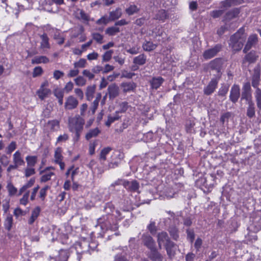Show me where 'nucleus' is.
Returning a JSON list of instances; mask_svg holds the SVG:
<instances>
[{
  "instance_id": "obj_1",
  "label": "nucleus",
  "mask_w": 261,
  "mask_h": 261,
  "mask_svg": "<svg viewBox=\"0 0 261 261\" xmlns=\"http://www.w3.org/2000/svg\"><path fill=\"white\" fill-rule=\"evenodd\" d=\"M244 33L245 29L242 27L231 36L229 41V46L233 50L238 51L242 48L245 40Z\"/></svg>"
},
{
  "instance_id": "obj_2",
  "label": "nucleus",
  "mask_w": 261,
  "mask_h": 261,
  "mask_svg": "<svg viewBox=\"0 0 261 261\" xmlns=\"http://www.w3.org/2000/svg\"><path fill=\"white\" fill-rule=\"evenodd\" d=\"M97 246L96 243L91 242L88 243L86 241L83 242H77L74 244L73 249L75 250L77 255V260L80 261L82 254L87 252L90 253V250L94 251Z\"/></svg>"
},
{
  "instance_id": "obj_3",
  "label": "nucleus",
  "mask_w": 261,
  "mask_h": 261,
  "mask_svg": "<svg viewBox=\"0 0 261 261\" xmlns=\"http://www.w3.org/2000/svg\"><path fill=\"white\" fill-rule=\"evenodd\" d=\"M85 123L84 120L79 115L69 119V128L71 132L82 131Z\"/></svg>"
},
{
  "instance_id": "obj_4",
  "label": "nucleus",
  "mask_w": 261,
  "mask_h": 261,
  "mask_svg": "<svg viewBox=\"0 0 261 261\" xmlns=\"http://www.w3.org/2000/svg\"><path fill=\"white\" fill-rule=\"evenodd\" d=\"M221 77V73H219L212 78L206 87L203 89V93L206 95L212 94L217 88L219 81Z\"/></svg>"
},
{
  "instance_id": "obj_5",
  "label": "nucleus",
  "mask_w": 261,
  "mask_h": 261,
  "mask_svg": "<svg viewBox=\"0 0 261 261\" xmlns=\"http://www.w3.org/2000/svg\"><path fill=\"white\" fill-rule=\"evenodd\" d=\"M252 92L251 85L249 82L244 83L242 87V92L241 94V99H245L248 102L252 101Z\"/></svg>"
},
{
  "instance_id": "obj_6",
  "label": "nucleus",
  "mask_w": 261,
  "mask_h": 261,
  "mask_svg": "<svg viewBox=\"0 0 261 261\" xmlns=\"http://www.w3.org/2000/svg\"><path fill=\"white\" fill-rule=\"evenodd\" d=\"M221 49L222 45L221 44H216L213 47L205 50L203 53V57L205 60L210 59L216 56Z\"/></svg>"
},
{
  "instance_id": "obj_7",
  "label": "nucleus",
  "mask_w": 261,
  "mask_h": 261,
  "mask_svg": "<svg viewBox=\"0 0 261 261\" xmlns=\"http://www.w3.org/2000/svg\"><path fill=\"white\" fill-rule=\"evenodd\" d=\"M260 67L259 65H257L253 69V74L252 76L251 79V85L252 86L257 89H260L258 87L259 81H260Z\"/></svg>"
},
{
  "instance_id": "obj_8",
  "label": "nucleus",
  "mask_w": 261,
  "mask_h": 261,
  "mask_svg": "<svg viewBox=\"0 0 261 261\" xmlns=\"http://www.w3.org/2000/svg\"><path fill=\"white\" fill-rule=\"evenodd\" d=\"M142 240L143 244L149 250L153 249L156 247L155 242L153 239L149 234L147 233H144L142 236Z\"/></svg>"
},
{
  "instance_id": "obj_9",
  "label": "nucleus",
  "mask_w": 261,
  "mask_h": 261,
  "mask_svg": "<svg viewBox=\"0 0 261 261\" xmlns=\"http://www.w3.org/2000/svg\"><path fill=\"white\" fill-rule=\"evenodd\" d=\"M258 57L255 51L251 50L245 56L242 60V64H245L246 63L250 64L254 63L257 60Z\"/></svg>"
},
{
  "instance_id": "obj_10",
  "label": "nucleus",
  "mask_w": 261,
  "mask_h": 261,
  "mask_svg": "<svg viewBox=\"0 0 261 261\" xmlns=\"http://www.w3.org/2000/svg\"><path fill=\"white\" fill-rule=\"evenodd\" d=\"M240 96V89L238 85H233L230 90L229 98L234 103H236Z\"/></svg>"
},
{
  "instance_id": "obj_11",
  "label": "nucleus",
  "mask_w": 261,
  "mask_h": 261,
  "mask_svg": "<svg viewBox=\"0 0 261 261\" xmlns=\"http://www.w3.org/2000/svg\"><path fill=\"white\" fill-rule=\"evenodd\" d=\"M78 105L77 99L73 96H69L66 98L64 107L66 110H72L75 109Z\"/></svg>"
},
{
  "instance_id": "obj_12",
  "label": "nucleus",
  "mask_w": 261,
  "mask_h": 261,
  "mask_svg": "<svg viewBox=\"0 0 261 261\" xmlns=\"http://www.w3.org/2000/svg\"><path fill=\"white\" fill-rule=\"evenodd\" d=\"M258 42L257 36L256 34L251 35L248 38L247 42L243 49V52L247 53L253 46L255 45Z\"/></svg>"
},
{
  "instance_id": "obj_13",
  "label": "nucleus",
  "mask_w": 261,
  "mask_h": 261,
  "mask_svg": "<svg viewBox=\"0 0 261 261\" xmlns=\"http://www.w3.org/2000/svg\"><path fill=\"white\" fill-rule=\"evenodd\" d=\"M157 241L158 243L159 247L160 249L162 248V244H169V242H172L168 235V233L165 231H162L158 234Z\"/></svg>"
},
{
  "instance_id": "obj_14",
  "label": "nucleus",
  "mask_w": 261,
  "mask_h": 261,
  "mask_svg": "<svg viewBox=\"0 0 261 261\" xmlns=\"http://www.w3.org/2000/svg\"><path fill=\"white\" fill-rule=\"evenodd\" d=\"M223 64L222 60L220 58H216L211 61L209 64V67L212 70H215L217 72V74L221 73L220 72L221 66Z\"/></svg>"
},
{
  "instance_id": "obj_15",
  "label": "nucleus",
  "mask_w": 261,
  "mask_h": 261,
  "mask_svg": "<svg viewBox=\"0 0 261 261\" xmlns=\"http://www.w3.org/2000/svg\"><path fill=\"white\" fill-rule=\"evenodd\" d=\"M148 256L152 261H163V256L158 251L156 247L150 250Z\"/></svg>"
},
{
  "instance_id": "obj_16",
  "label": "nucleus",
  "mask_w": 261,
  "mask_h": 261,
  "mask_svg": "<svg viewBox=\"0 0 261 261\" xmlns=\"http://www.w3.org/2000/svg\"><path fill=\"white\" fill-rule=\"evenodd\" d=\"M112 217V216H109L108 220L103 222L102 227H105L107 230H111L115 231L117 230L118 226L116 223L114 222L112 223L111 220L113 219Z\"/></svg>"
},
{
  "instance_id": "obj_17",
  "label": "nucleus",
  "mask_w": 261,
  "mask_h": 261,
  "mask_svg": "<svg viewBox=\"0 0 261 261\" xmlns=\"http://www.w3.org/2000/svg\"><path fill=\"white\" fill-rule=\"evenodd\" d=\"M119 87L115 84L110 85L108 88V92L110 99H114L119 95Z\"/></svg>"
},
{
  "instance_id": "obj_18",
  "label": "nucleus",
  "mask_w": 261,
  "mask_h": 261,
  "mask_svg": "<svg viewBox=\"0 0 261 261\" xmlns=\"http://www.w3.org/2000/svg\"><path fill=\"white\" fill-rule=\"evenodd\" d=\"M164 82V79L161 77H154L149 82L151 87L153 89L156 90Z\"/></svg>"
},
{
  "instance_id": "obj_19",
  "label": "nucleus",
  "mask_w": 261,
  "mask_h": 261,
  "mask_svg": "<svg viewBox=\"0 0 261 261\" xmlns=\"http://www.w3.org/2000/svg\"><path fill=\"white\" fill-rule=\"evenodd\" d=\"M167 254L169 258H173L175 255V250L173 248L175 246V244L172 242H169V244H164Z\"/></svg>"
},
{
  "instance_id": "obj_20",
  "label": "nucleus",
  "mask_w": 261,
  "mask_h": 261,
  "mask_svg": "<svg viewBox=\"0 0 261 261\" xmlns=\"http://www.w3.org/2000/svg\"><path fill=\"white\" fill-rule=\"evenodd\" d=\"M96 85H93L88 86L86 90V96L88 101H91L93 98V95L96 90Z\"/></svg>"
},
{
  "instance_id": "obj_21",
  "label": "nucleus",
  "mask_w": 261,
  "mask_h": 261,
  "mask_svg": "<svg viewBox=\"0 0 261 261\" xmlns=\"http://www.w3.org/2000/svg\"><path fill=\"white\" fill-rule=\"evenodd\" d=\"M13 158L14 163L18 167L24 164V162L21 156V153L18 151L13 154Z\"/></svg>"
},
{
  "instance_id": "obj_22",
  "label": "nucleus",
  "mask_w": 261,
  "mask_h": 261,
  "mask_svg": "<svg viewBox=\"0 0 261 261\" xmlns=\"http://www.w3.org/2000/svg\"><path fill=\"white\" fill-rule=\"evenodd\" d=\"M146 62V56L144 54H140L133 59V63L138 65H143Z\"/></svg>"
},
{
  "instance_id": "obj_23",
  "label": "nucleus",
  "mask_w": 261,
  "mask_h": 261,
  "mask_svg": "<svg viewBox=\"0 0 261 261\" xmlns=\"http://www.w3.org/2000/svg\"><path fill=\"white\" fill-rule=\"evenodd\" d=\"M255 107L254 103L253 101H250L248 102V107L247 108V116L250 118H252L255 116Z\"/></svg>"
},
{
  "instance_id": "obj_24",
  "label": "nucleus",
  "mask_w": 261,
  "mask_h": 261,
  "mask_svg": "<svg viewBox=\"0 0 261 261\" xmlns=\"http://www.w3.org/2000/svg\"><path fill=\"white\" fill-rule=\"evenodd\" d=\"M121 87L124 92L133 91L136 87V85L134 82H126L121 84Z\"/></svg>"
},
{
  "instance_id": "obj_25",
  "label": "nucleus",
  "mask_w": 261,
  "mask_h": 261,
  "mask_svg": "<svg viewBox=\"0 0 261 261\" xmlns=\"http://www.w3.org/2000/svg\"><path fill=\"white\" fill-rule=\"evenodd\" d=\"M119 114V111H116L113 116L109 115L108 117V120L105 123L106 125L109 127L113 122L119 120L121 117Z\"/></svg>"
},
{
  "instance_id": "obj_26",
  "label": "nucleus",
  "mask_w": 261,
  "mask_h": 261,
  "mask_svg": "<svg viewBox=\"0 0 261 261\" xmlns=\"http://www.w3.org/2000/svg\"><path fill=\"white\" fill-rule=\"evenodd\" d=\"M33 64H37L40 63H47L49 62V59L46 56H36L32 60Z\"/></svg>"
},
{
  "instance_id": "obj_27",
  "label": "nucleus",
  "mask_w": 261,
  "mask_h": 261,
  "mask_svg": "<svg viewBox=\"0 0 261 261\" xmlns=\"http://www.w3.org/2000/svg\"><path fill=\"white\" fill-rule=\"evenodd\" d=\"M41 42L40 43V47L41 48H49L50 45L48 42L49 38L46 34L44 33L40 36Z\"/></svg>"
},
{
  "instance_id": "obj_28",
  "label": "nucleus",
  "mask_w": 261,
  "mask_h": 261,
  "mask_svg": "<svg viewBox=\"0 0 261 261\" xmlns=\"http://www.w3.org/2000/svg\"><path fill=\"white\" fill-rule=\"evenodd\" d=\"M13 220L12 215L10 214H8L4 222L5 228L8 231H10L11 229L13 224Z\"/></svg>"
},
{
  "instance_id": "obj_29",
  "label": "nucleus",
  "mask_w": 261,
  "mask_h": 261,
  "mask_svg": "<svg viewBox=\"0 0 261 261\" xmlns=\"http://www.w3.org/2000/svg\"><path fill=\"white\" fill-rule=\"evenodd\" d=\"M157 45L153 44L152 42L145 41L142 44L143 49L147 51H152L156 48Z\"/></svg>"
},
{
  "instance_id": "obj_30",
  "label": "nucleus",
  "mask_w": 261,
  "mask_h": 261,
  "mask_svg": "<svg viewBox=\"0 0 261 261\" xmlns=\"http://www.w3.org/2000/svg\"><path fill=\"white\" fill-rule=\"evenodd\" d=\"M40 212V209L39 207L35 208L32 212V215L28 221L29 224L32 225L37 219Z\"/></svg>"
},
{
  "instance_id": "obj_31",
  "label": "nucleus",
  "mask_w": 261,
  "mask_h": 261,
  "mask_svg": "<svg viewBox=\"0 0 261 261\" xmlns=\"http://www.w3.org/2000/svg\"><path fill=\"white\" fill-rule=\"evenodd\" d=\"M225 22V25L222 26L217 31L218 34L219 35H222L225 31V30H229L230 29L229 21L230 17H226L225 19L224 20Z\"/></svg>"
},
{
  "instance_id": "obj_32",
  "label": "nucleus",
  "mask_w": 261,
  "mask_h": 261,
  "mask_svg": "<svg viewBox=\"0 0 261 261\" xmlns=\"http://www.w3.org/2000/svg\"><path fill=\"white\" fill-rule=\"evenodd\" d=\"M50 93L51 91L49 89L45 88H40L38 91V96L42 100L46 97Z\"/></svg>"
},
{
  "instance_id": "obj_33",
  "label": "nucleus",
  "mask_w": 261,
  "mask_h": 261,
  "mask_svg": "<svg viewBox=\"0 0 261 261\" xmlns=\"http://www.w3.org/2000/svg\"><path fill=\"white\" fill-rule=\"evenodd\" d=\"M168 231L172 239L177 241L179 238V231L178 228L175 226H172L169 228Z\"/></svg>"
},
{
  "instance_id": "obj_34",
  "label": "nucleus",
  "mask_w": 261,
  "mask_h": 261,
  "mask_svg": "<svg viewBox=\"0 0 261 261\" xmlns=\"http://www.w3.org/2000/svg\"><path fill=\"white\" fill-rule=\"evenodd\" d=\"M100 133V130L98 128L91 129L86 135V139L87 140H90L92 138L96 137Z\"/></svg>"
},
{
  "instance_id": "obj_35",
  "label": "nucleus",
  "mask_w": 261,
  "mask_h": 261,
  "mask_svg": "<svg viewBox=\"0 0 261 261\" xmlns=\"http://www.w3.org/2000/svg\"><path fill=\"white\" fill-rule=\"evenodd\" d=\"M254 94L257 107L259 110H261V89L255 90Z\"/></svg>"
},
{
  "instance_id": "obj_36",
  "label": "nucleus",
  "mask_w": 261,
  "mask_h": 261,
  "mask_svg": "<svg viewBox=\"0 0 261 261\" xmlns=\"http://www.w3.org/2000/svg\"><path fill=\"white\" fill-rule=\"evenodd\" d=\"M120 32L119 28L116 25L108 28L106 30V33L109 36H114Z\"/></svg>"
},
{
  "instance_id": "obj_37",
  "label": "nucleus",
  "mask_w": 261,
  "mask_h": 261,
  "mask_svg": "<svg viewBox=\"0 0 261 261\" xmlns=\"http://www.w3.org/2000/svg\"><path fill=\"white\" fill-rule=\"evenodd\" d=\"M28 166L33 167L37 162V157L36 156H27L26 157Z\"/></svg>"
},
{
  "instance_id": "obj_38",
  "label": "nucleus",
  "mask_w": 261,
  "mask_h": 261,
  "mask_svg": "<svg viewBox=\"0 0 261 261\" xmlns=\"http://www.w3.org/2000/svg\"><path fill=\"white\" fill-rule=\"evenodd\" d=\"M62 149L61 147H58L55 152V163L61 161L63 160V156L62 155Z\"/></svg>"
},
{
  "instance_id": "obj_39",
  "label": "nucleus",
  "mask_w": 261,
  "mask_h": 261,
  "mask_svg": "<svg viewBox=\"0 0 261 261\" xmlns=\"http://www.w3.org/2000/svg\"><path fill=\"white\" fill-rule=\"evenodd\" d=\"M74 81L77 86H84L87 83V80L82 76H77Z\"/></svg>"
},
{
  "instance_id": "obj_40",
  "label": "nucleus",
  "mask_w": 261,
  "mask_h": 261,
  "mask_svg": "<svg viewBox=\"0 0 261 261\" xmlns=\"http://www.w3.org/2000/svg\"><path fill=\"white\" fill-rule=\"evenodd\" d=\"M229 86L227 85H222L218 91V95L221 96H225L228 92Z\"/></svg>"
},
{
  "instance_id": "obj_41",
  "label": "nucleus",
  "mask_w": 261,
  "mask_h": 261,
  "mask_svg": "<svg viewBox=\"0 0 261 261\" xmlns=\"http://www.w3.org/2000/svg\"><path fill=\"white\" fill-rule=\"evenodd\" d=\"M139 9L135 5H130L128 8H126L125 11L128 15H132L138 11Z\"/></svg>"
},
{
  "instance_id": "obj_42",
  "label": "nucleus",
  "mask_w": 261,
  "mask_h": 261,
  "mask_svg": "<svg viewBox=\"0 0 261 261\" xmlns=\"http://www.w3.org/2000/svg\"><path fill=\"white\" fill-rule=\"evenodd\" d=\"M93 39H94L97 43L102 44L103 43V37L102 35L98 33H93L92 34Z\"/></svg>"
},
{
  "instance_id": "obj_43",
  "label": "nucleus",
  "mask_w": 261,
  "mask_h": 261,
  "mask_svg": "<svg viewBox=\"0 0 261 261\" xmlns=\"http://www.w3.org/2000/svg\"><path fill=\"white\" fill-rule=\"evenodd\" d=\"M112 148L110 147L104 148L101 150L100 154V159L103 161H106V155L110 152Z\"/></svg>"
},
{
  "instance_id": "obj_44",
  "label": "nucleus",
  "mask_w": 261,
  "mask_h": 261,
  "mask_svg": "<svg viewBox=\"0 0 261 261\" xmlns=\"http://www.w3.org/2000/svg\"><path fill=\"white\" fill-rule=\"evenodd\" d=\"M7 188L9 192V194L10 196L15 195L17 191V188H15L11 182L8 184Z\"/></svg>"
},
{
  "instance_id": "obj_45",
  "label": "nucleus",
  "mask_w": 261,
  "mask_h": 261,
  "mask_svg": "<svg viewBox=\"0 0 261 261\" xmlns=\"http://www.w3.org/2000/svg\"><path fill=\"white\" fill-rule=\"evenodd\" d=\"M187 239L192 243L195 239V233L193 229L188 228L186 230Z\"/></svg>"
},
{
  "instance_id": "obj_46",
  "label": "nucleus",
  "mask_w": 261,
  "mask_h": 261,
  "mask_svg": "<svg viewBox=\"0 0 261 261\" xmlns=\"http://www.w3.org/2000/svg\"><path fill=\"white\" fill-rule=\"evenodd\" d=\"M43 73V69L40 66H37L34 68L33 76L34 77L40 76Z\"/></svg>"
},
{
  "instance_id": "obj_47",
  "label": "nucleus",
  "mask_w": 261,
  "mask_h": 261,
  "mask_svg": "<svg viewBox=\"0 0 261 261\" xmlns=\"http://www.w3.org/2000/svg\"><path fill=\"white\" fill-rule=\"evenodd\" d=\"M83 75L88 77L89 80H92L95 77V75L92 71H90L89 70L85 69L82 71Z\"/></svg>"
},
{
  "instance_id": "obj_48",
  "label": "nucleus",
  "mask_w": 261,
  "mask_h": 261,
  "mask_svg": "<svg viewBox=\"0 0 261 261\" xmlns=\"http://www.w3.org/2000/svg\"><path fill=\"white\" fill-rule=\"evenodd\" d=\"M86 60L85 59H81L78 62L74 63L75 68H84L86 66Z\"/></svg>"
},
{
  "instance_id": "obj_49",
  "label": "nucleus",
  "mask_w": 261,
  "mask_h": 261,
  "mask_svg": "<svg viewBox=\"0 0 261 261\" xmlns=\"http://www.w3.org/2000/svg\"><path fill=\"white\" fill-rule=\"evenodd\" d=\"M147 229L152 234H155L157 230L155 223L154 222H151L147 226Z\"/></svg>"
},
{
  "instance_id": "obj_50",
  "label": "nucleus",
  "mask_w": 261,
  "mask_h": 261,
  "mask_svg": "<svg viewBox=\"0 0 261 261\" xmlns=\"http://www.w3.org/2000/svg\"><path fill=\"white\" fill-rule=\"evenodd\" d=\"M54 172H50L47 174L43 175L40 178L41 182H45L48 181L50 179L51 177L54 175Z\"/></svg>"
},
{
  "instance_id": "obj_51",
  "label": "nucleus",
  "mask_w": 261,
  "mask_h": 261,
  "mask_svg": "<svg viewBox=\"0 0 261 261\" xmlns=\"http://www.w3.org/2000/svg\"><path fill=\"white\" fill-rule=\"evenodd\" d=\"M59 121L57 120H53L49 121L48 122V125L50 126L51 130H55L56 129V127H59Z\"/></svg>"
},
{
  "instance_id": "obj_52",
  "label": "nucleus",
  "mask_w": 261,
  "mask_h": 261,
  "mask_svg": "<svg viewBox=\"0 0 261 261\" xmlns=\"http://www.w3.org/2000/svg\"><path fill=\"white\" fill-rule=\"evenodd\" d=\"M30 195V191H28L23 195V197L20 199V203L21 204L25 205L28 202V198Z\"/></svg>"
},
{
  "instance_id": "obj_53",
  "label": "nucleus",
  "mask_w": 261,
  "mask_h": 261,
  "mask_svg": "<svg viewBox=\"0 0 261 261\" xmlns=\"http://www.w3.org/2000/svg\"><path fill=\"white\" fill-rule=\"evenodd\" d=\"M113 53L112 50L106 51L102 56L103 61H109L112 57Z\"/></svg>"
},
{
  "instance_id": "obj_54",
  "label": "nucleus",
  "mask_w": 261,
  "mask_h": 261,
  "mask_svg": "<svg viewBox=\"0 0 261 261\" xmlns=\"http://www.w3.org/2000/svg\"><path fill=\"white\" fill-rule=\"evenodd\" d=\"M139 183L136 180H133L130 182L129 190L130 191H136L139 189Z\"/></svg>"
},
{
  "instance_id": "obj_55",
  "label": "nucleus",
  "mask_w": 261,
  "mask_h": 261,
  "mask_svg": "<svg viewBox=\"0 0 261 261\" xmlns=\"http://www.w3.org/2000/svg\"><path fill=\"white\" fill-rule=\"evenodd\" d=\"M135 75V73L133 72H128L127 71H123L122 72L121 77H125L127 79H132L134 76Z\"/></svg>"
},
{
  "instance_id": "obj_56",
  "label": "nucleus",
  "mask_w": 261,
  "mask_h": 261,
  "mask_svg": "<svg viewBox=\"0 0 261 261\" xmlns=\"http://www.w3.org/2000/svg\"><path fill=\"white\" fill-rule=\"evenodd\" d=\"M73 88V84L71 82H68L63 89V91H65L66 93H69Z\"/></svg>"
},
{
  "instance_id": "obj_57",
  "label": "nucleus",
  "mask_w": 261,
  "mask_h": 261,
  "mask_svg": "<svg viewBox=\"0 0 261 261\" xmlns=\"http://www.w3.org/2000/svg\"><path fill=\"white\" fill-rule=\"evenodd\" d=\"M64 75V73L63 72L58 70H56L54 72V77L57 80L63 77Z\"/></svg>"
},
{
  "instance_id": "obj_58",
  "label": "nucleus",
  "mask_w": 261,
  "mask_h": 261,
  "mask_svg": "<svg viewBox=\"0 0 261 261\" xmlns=\"http://www.w3.org/2000/svg\"><path fill=\"white\" fill-rule=\"evenodd\" d=\"M54 95L57 98H62L64 97V91L62 89H56L54 91Z\"/></svg>"
},
{
  "instance_id": "obj_59",
  "label": "nucleus",
  "mask_w": 261,
  "mask_h": 261,
  "mask_svg": "<svg viewBox=\"0 0 261 261\" xmlns=\"http://www.w3.org/2000/svg\"><path fill=\"white\" fill-rule=\"evenodd\" d=\"M195 123L192 120H187L186 124V127L187 132H190L191 129L194 127Z\"/></svg>"
},
{
  "instance_id": "obj_60",
  "label": "nucleus",
  "mask_w": 261,
  "mask_h": 261,
  "mask_svg": "<svg viewBox=\"0 0 261 261\" xmlns=\"http://www.w3.org/2000/svg\"><path fill=\"white\" fill-rule=\"evenodd\" d=\"M140 48L138 47H133L126 49V51L132 55H136L139 53Z\"/></svg>"
},
{
  "instance_id": "obj_61",
  "label": "nucleus",
  "mask_w": 261,
  "mask_h": 261,
  "mask_svg": "<svg viewBox=\"0 0 261 261\" xmlns=\"http://www.w3.org/2000/svg\"><path fill=\"white\" fill-rule=\"evenodd\" d=\"M122 15V11L120 8H117L115 11H112L110 13V16H121Z\"/></svg>"
},
{
  "instance_id": "obj_62",
  "label": "nucleus",
  "mask_w": 261,
  "mask_h": 261,
  "mask_svg": "<svg viewBox=\"0 0 261 261\" xmlns=\"http://www.w3.org/2000/svg\"><path fill=\"white\" fill-rule=\"evenodd\" d=\"M68 138H69L68 136L66 134H64L62 135H60L58 137V138L57 139V143L61 142H65L66 140H67L68 139Z\"/></svg>"
},
{
  "instance_id": "obj_63",
  "label": "nucleus",
  "mask_w": 261,
  "mask_h": 261,
  "mask_svg": "<svg viewBox=\"0 0 261 261\" xmlns=\"http://www.w3.org/2000/svg\"><path fill=\"white\" fill-rule=\"evenodd\" d=\"M35 173V169L33 168H27L25 170V175L28 177Z\"/></svg>"
},
{
  "instance_id": "obj_64",
  "label": "nucleus",
  "mask_w": 261,
  "mask_h": 261,
  "mask_svg": "<svg viewBox=\"0 0 261 261\" xmlns=\"http://www.w3.org/2000/svg\"><path fill=\"white\" fill-rule=\"evenodd\" d=\"M195 257V254H194L192 252H190V253H188L186 255V261H194Z\"/></svg>"
}]
</instances>
